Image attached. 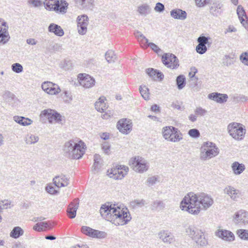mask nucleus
Segmentation results:
<instances>
[{
    "mask_svg": "<svg viewBox=\"0 0 248 248\" xmlns=\"http://www.w3.org/2000/svg\"><path fill=\"white\" fill-rule=\"evenodd\" d=\"M39 137L33 134H27L25 138V141L27 144H33L37 142Z\"/></svg>",
    "mask_w": 248,
    "mask_h": 248,
    "instance_id": "c9c22d12",
    "label": "nucleus"
},
{
    "mask_svg": "<svg viewBox=\"0 0 248 248\" xmlns=\"http://www.w3.org/2000/svg\"><path fill=\"white\" fill-rule=\"evenodd\" d=\"M75 5L80 9L92 10L94 6V0H74Z\"/></svg>",
    "mask_w": 248,
    "mask_h": 248,
    "instance_id": "6ab92c4d",
    "label": "nucleus"
},
{
    "mask_svg": "<svg viewBox=\"0 0 248 248\" xmlns=\"http://www.w3.org/2000/svg\"><path fill=\"white\" fill-rule=\"evenodd\" d=\"M185 232L186 235L194 240L197 239V236L202 232L194 225H189L186 228Z\"/></svg>",
    "mask_w": 248,
    "mask_h": 248,
    "instance_id": "4be33fe9",
    "label": "nucleus"
},
{
    "mask_svg": "<svg viewBox=\"0 0 248 248\" xmlns=\"http://www.w3.org/2000/svg\"><path fill=\"white\" fill-rule=\"evenodd\" d=\"M146 72L150 77L154 80H156L157 79L162 80L164 78V75L161 72H159L153 68L147 69L146 70Z\"/></svg>",
    "mask_w": 248,
    "mask_h": 248,
    "instance_id": "c756f323",
    "label": "nucleus"
},
{
    "mask_svg": "<svg viewBox=\"0 0 248 248\" xmlns=\"http://www.w3.org/2000/svg\"><path fill=\"white\" fill-rule=\"evenodd\" d=\"M118 129L124 134H128L132 130V124L130 120L127 119L120 120L117 124Z\"/></svg>",
    "mask_w": 248,
    "mask_h": 248,
    "instance_id": "dca6fc26",
    "label": "nucleus"
},
{
    "mask_svg": "<svg viewBox=\"0 0 248 248\" xmlns=\"http://www.w3.org/2000/svg\"><path fill=\"white\" fill-rule=\"evenodd\" d=\"M224 192L233 201L238 202L242 199L243 194L238 189L232 186H227L224 189Z\"/></svg>",
    "mask_w": 248,
    "mask_h": 248,
    "instance_id": "9b49d317",
    "label": "nucleus"
},
{
    "mask_svg": "<svg viewBox=\"0 0 248 248\" xmlns=\"http://www.w3.org/2000/svg\"><path fill=\"white\" fill-rule=\"evenodd\" d=\"M62 97L66 103H70L72 100V96L71 93L68 91H65L62 94H61Z\"/></svg>",
    "mask_w": 248,
    "mask_h": 248,
    "instance_id": "8fccbe9b",
    "label": "nucleus"
},
{
    "mask_svg": "<svg viewBox=\"0 0 248 248\" xmlns=\"http://www.w3.org/2000/svg\"><path fill=\"white\" fill-rule=\"evenodd\" d=\"M68 3L63 0H61L60 2H59V9L57 11H59L61 13H65L67 11Z\"/></svg>",
    "mask_w": 248,
    "mask_h": 248,
    "instance_id": "37998d69",
    "label": "nucleus"
},
{
    "mask_svg": "<svg viewBox=\"0 0 248 248\" xmlns=\"http://www.w3.org/2000/svg\"><path fill=\"white\" fill-rule=\"evenodd\" d=\"M223 11V4L219 0L212 1L210 4L209 12L215 17L220 16Z\"/></svg>",
    "mask_w": 248,
    "mask_h": 248,
    "instance_id": "4468645a",
    "label": "nucleus"
},
{
    "mask_svg": "<svg viewBox=\"0 0 248 248\" xmlns=\"http://www.w3.org/2000/svg\"><path fill=\"white\" fill-rule=\"evenodd\" d=\"M240 60L245 65L248 66V53H242L240 56Z\"/></svg>",
    "mask_w": 248,
    "mask_h": 248,
    "instance_id": "864d4df0",
    "label": "nucleus"
},
{
    "mask_svg": "<svg viewBox=\"0 0 248 248\" xmlns=\"http://www.w3.org/2000/svg\"><path fill=\"white\" fill-rule=\"evenodd\" d=\"M78 202L77 200H75L68 206L67 210L69 217L74 218L76 216V213L78 207Z\"/></svg>",
    "mask_w": 248,
    "mask_h": 248,
    "instance_id": "b1692460",
    "label": "nucleus"
},
{
    "mask_svg": "<svg viewBox=\"0 0 248 248\" xmlns=\"http://www.w3.org/2000/svg\"><path fill=\"white\" fill-rule=\"evenodd\" d=\"M43 3L47 10L56 11L59 9V0H45Z\"/></svg>",
    "mask_w": 248,
    "mask_h": 248,
    "instance_id": "c85d7f7f",
    "label": "nucleus"
},
{
    "mask_svg": "<svg viewBox=\"0 0 248 248\" xmlns=\"http://www.w3.org/2000/svg\"><path fill=\"white\" fill-rule=\"evenodd\" d=\"M214 203L212 197L207 194L192 192L186 194L181 202L180 208L193 215H198L203 209L207 210Z\"/></svg>",
    "mask_w": 248,
    "mask_h": 248,
    "instance_id": "f257e3e1",
    "label": "nucleus"
},
{
    "mask_svg": "<svg viewBox=\"0 0 248 248\" xmlns=\"http://www.w3.org/2000/svg\"><path fill=\"white\" fill-rule=\"evenodd\" d=\"M233 221L236 224H246L248 223V212L241 210L235 213Z\"/></svg>",
    "mask_w": 248,
    "mask_h": 248,
    "instance_id": "a211bd4d",
    "label": "nucleus"
},
{
    "mask_svg": "<svg viewBox=\"0 0 248 248\" xmlns=\"http://www.w3.org/2000/svg\"><path fill=\"white\" fill-rule=\"evenodd\" d=\"M154 10L157 12L161 13L164 11L165 6L162 3L160 2H157L156 3V5L154 8Z\"/></svg>",
    "mask_w": 248,
    "mask_h": 248,
    "instance_id": "0e129e2a",
    "label": "nucleus"
},
{
    "mask_svg": "<svg viewBox=\"0 0 248 248\" xmlns=\"http://www.w3.org/2000/svg\"><path fill=\"white\" fill-rule=\"evenodd\" d=\"M101 160V156L98 154L94 155V163L93 166L94 170H97L100 168V161Z\"/></svg>",
    "mask_w": 248,
    "mask_h": 248,
    "instance_id": "09e8293b",
    "label": "nucleus"
},
{
    "mask_svg": "<svg viewBox=\"0 0 248 248\" xmlns=\"http://www.w3.org/2000/svg\"><path fill=\"white\" fill-rule=\"evenodd\" d=\"M237 14L238 15L239 19L240 18H243L244 17L245 18H247V16L246 15L245 12L243 9V8L241 6L239 5L237 8Z\"/></svg>",
    "mask_w": 248,
    "mask_h": 248,
    "instance_id": "4d7b16f0",
    "label": "nucleus"
},
{
    "mask_svg": "<svg viewBox=\"0 0 248 248\" xmlns=\"http://www.w3.org/2000/svg\"><path fill=\"white\" fill-rule=\"evenodd\" d=\"M157 181V178L155 176H152L147 178L146 180V185L149 186H154Z\"/></svg>",
    "mask_w": 248,
    "mask_h": 248,
    "instance_id": "052dcab7",
    "label": "nucleus"
},
{
    "mask_svg": "<svg viewBox=\"0 0 248 248\" xmlns=\"http://www.w3.org/2000/svg\"><path fill=\"white\" fill-rule=\"evenodd\" d=\"M231 167L233 173L235 175L241 174L246 169L245 165L238 161L233 162Z\"/></svg>",
    "mask_w": 248,
    "mask_h": 248,
    "instance_id": "393cba45",
    "label": "nucleus"
},
{
    "mask_svg": "<svg viewBox=\"0 0 248 248\" xmlns=\"http://www.w3.org/2000/svg\"><path fill=\"white\" fill-rule=\"evenodd\" d=\"M61 92V89L57 84L51 82V85H49V88L46 93L50 95H55Z\"/></svg>",
    "mask_w": 248,
    "mask_h": 248,
    "instance_id": "4c0bfd02",
    "label": "nucleus"
},
{
    "mask_svg": "<svg viewBox=\"0 0 248 248\" xmlns=\"http://www.w3.org/2000/svg\"><path fill=\"white\" fill-rule=\"evenodd\" d=\"M216 235L224 241L231 242L234 240L233 233L226 230H218L216 232Z\"/></svg>",
    "mask_w": 248,
    "mask_h": 248,
    "instance_id": "aec40b11",
    "label": "nucleus"
},
{
    "mask_svg": "<svg viewBox=\"0 0 248 248\" xmlns=\"http://www.w3.org/2000/svg\"><path fill=\"white\" fill-rule=\"evenodd\" d=\"M40 117H45L50 124L60 123L62 121V116L56 110L51 109H44L41 111Z\"/></svg>",
    "mask_w": 248,
    "mask_h": 248,
    "instance_id": "1a4fd4ad",
    "label": "nucleus"
},
{
    "mask_svg": "<svg viewBox=\"0 0 248 248\" xmlns=\"http://www.w3.org/2000/svg\"><path fill=\"white\" fill-rule=\"evenodd\" d=\"M176 84L178 89L181 90L184 88L186 85V78L184 75H181L177 77Z\"/></svg>",
    "mask_w": 248,
    "mask_h": 248,
    "instance_id": "58836bf2",
    "label": "nucleus"
},
{
    "mask_svg": "<svg viewBox=\"0 0 248 248\" xmlns=\"http://www.w3.org/2000/svg\"><path fill=\"white\" fill-rule=\"evenodd\" d=\"M107 236V233L102 231L93 230L91 237L96 238H104Z\"/></svg>",
    "mask_w": 248,
    "mask_h": 248,
    "instance_id": "a18cd8bd",
    "label": "nucleus"
},
{
    "mask_svg": "<svg viewBox=\"0 0 248 248\" xmlns=\"http://www.w3.org/2000/svg\"><path fill=\"white\" fill-rule=\"evenodd\" d=\"M105 98L104 97H100L98 101H96L94 104L95 109L99 112H104L107 108L106 103L105 102Z\"/></svg>",
    "mask_w": 248,
    "mask_h": 248,
    "instance_id": "473e14b6",
    "label": "nucleus"
},
{
    "mask_svg": "<svg viewBox=\"0 0 248 248\" xmlns=\"http://www.w3.org/2000/svg\"><path fill=\"white\" fill-rule=\"evenodd\" d=\"M162 133L164 138L170 142H177L183 139V134L177 128L168 126L163 128Z\"/></svg>",
    "mask_w": 248,
    "mask_h": 248,
    "instance_id": "39448f33",
    "label": "nucleus"
},
{
    "mask_svg": "<svg viewBox=\"0 0 248 248\" xmlns=\"http://www.w3.org/2000/svg\"><path fill=\"white\" fill-rule=\"evenodd\" d=\"M197 238V239H194V240L198 245L202 247H204L207 245V240L204 237L203 232H201V234H199V236H198Z\"/></svg>",
    "mask_w": 248,
    "mask_h": 248,
    "instance_id": "a19ab883",
    "label": "nucleus"
},
{
    "mask_svg": "<svg viewBox=\"0 0 248 248\" xmlns=\"http://www.w3.org/2000/svg\"><path fill=\"white\" fill-rule=\"evenodd\" d=\"M131 205L133 208L141 207L146 204L144 200H135L131 202Z\"/></svg>",
    "mask_w": 248,
    "mask_h": 248,
    "instance_id": "de8ad7c7",
    "label": "nucleus"
},
{
    "mask_svg": "<svg viewBox=\"0 0 248 248\" xmlns=\"http://www.w3.org/2000/svg\"><path fill=\"white\" fill-rule=\"evenodd\" d=\"M53 181L54 185L58 187L67 186L69 184V178L64 175L55 176Z\"/></svg>",
    "mask_w": 248,
    "mask_h": 248,
    "instance_id": "412c9836",
    "label": "nucleus"
},
{
    "mask_svg": "<svg viewBox=\"0 0 248 248\" xmlns=\"http://www.w3.org/2000/svg\"><path fill=\"white\" fill-rule=\"evenodd\" d=\"M129 169L124 166H117L108 170V175L115 180L122 179L127 173Z\"/></svg>",
    "mask_w": 248,
    "mask_h": 248,
    "instance_id": "6e6552de",
    "label": "nucleus"
},
{
    "mask_svg": "<svg viewBox=\"0 0 248 248\" xmlns=\"http://www.w3.org/2000/svg\"><path fill=\"white\" fill-rule=\"evenodd\" d=\"M60 67L64 70H69L72 69L73 63L70 60H64L61 62Z\"/></svg>",
    "mask_w": 248,
    "mask_h": 248,
    "instance_id": "c03bdc74",
    "label": "nucleus"
},
{
    "mask_svg": "<svg viewBox=\"0 0 248 248\" xmlns=\"http://www.w3.org/2000/svg\"><path fill=\"white\" fill-rule=\"evenodd\" d=\"M106 59L109 63L113 62L116 60V56L114 52L111 50L108 51L105 54Z\"/></svg>",
    "mask_w": 248,
    "mask_h": 248,
    "instance_id": "79ce46f5",
    "label": "nucleus"
},
{
    "mask_svg": "<svg viewBox=\"0 0 248 248\" xmlns=\"http://www.w3.org/2000/svg\"><path fill=\"white\" fill-rule=\"evenodd\" d=\"M102 149L105 154H109L110 151V145L109 143L107 142H103L102 144Z\"/></svg>",
    "mask_w": 248,
    "mask_h": 248,
    "instance_id": "69168bd1",
    "label": "nucleus"
},
{
    "mask_svg": "<svg viewBox=\"0 0 248 248\" xmlns=\"http://www.w3.org/2000/svg\"><path fill=\"white\" fill-rule=\"evenodd\" d=\"M100 213L102 217L116 225H124L131 219L127 208H121L115 205H109V203L102 205Z\"/></svg>",
    "mask_w": 248,
    "mask_h": 248,
    "instance_id": "f03ea898",
    "label": "nucleus"
},
{
    "mask_svg": "<svg viewBox=\"0 0 248 248\" xmlns=\"http://www.w3.org/2000/svg\"><path fill=\"white\" fill-rule=\"evenodd\" d=\"M94 229L87 226H83L81 228V232L86 235L91 237Z\"/></svg>",
    "mask_w": 248,
    "mask_h": 248,
    "instance_id": "13d9d810",
    "label": "nucleus"
},
{
    "mask_svg": "<svg viewBox=\"0 0 248 248\" xmlns=\"http://www.w3.org/2000/svg\"><path fill=\"white\" fill-rule=\"evenodd\" d=\"M237 234L241 239L248 241V230H238Z\"/></svg>",
    "mask_w": 248,
    "mask_h": 248,
    "instance_id": "49530a36",
    "label": "nucleus"
},
{
    "mask_svg": "<svg viewBox=\"0 0 248 248\" xmlns=\"http://www.w3.org/2000/svg\"><path fill=\"white\" fill-rule=\"evenodd\" d=\"M170 15L174 19L180 20H185L187 17L186 12L180 9H175L171 10Z\"/></svg>",
    "mask_w": 248,
    "mask_h": 248,
    "instance_id": "bb28decb",
    "label": "nucleus"
},
{
    "mask_svg": "<svg viewBox=\"0 0 248 248\" xmlns=\"http://www.w3.org/2000/svg\"><path fill=\"white\" fill-rule=\"evenodd\" d=\"M11 67L12 70L16 73H20L22 72L23 69L22 66L18 63L13 64Z\"/></svg>",
    "mask_w": 248,
    "mask_h": 248,
    "instance_id": "3c124183",
    "label": "nucleus"
},
{
    "mask_svg": "<svg viewBox=\"0 0 248 248\" xmlns=\"http://www.w3.org/2000/svg\"><path fill=\"white\" fill-rule=\"evenodd\" d=\"M211 38L209 37H206L203 35H201L197 39V42L198 45L196 46V50L197 52L200 54H204L207 50L206 45L207 46H210L211 42H209V41L211 40Z\"/></svg>",
    "mask_w": 248,
    "mask_h": 248,
    "instance_id": "f8f14e48",
    "label": "nucleus"
},
{
    "mask_svg": "<svg viewBox=\"0 0 248 248\" xmlns=\"http://www.w3.org/2000/svg\"><path fill=\"white\" fill-rule=\"evenodd\" d=\"M48 30L49 32H53L55 35L59 37L62 36L64 34V31L62 27L54 23H51L49 25Z\"/></svg>",
    "mask_w": 248,
    "mask_h": 248,
    "instance_id": "cd10ccee",
    "label": "nucleus"
},
{
    "mask_svg": "<svg viewBox=\"0 0 248 248\" xmlns=\"http://www.w3.org/2000/svg\"><path fill=\"white\" fill-rule=\"evenodd\" d=\"M78 30L79 34H85L87 31V26L89 24V18L87 15H83L78 16L77 19Z\"/></svg>",
    "mask_w": 248,
    "mask_h": 248,
    "instance_id": "ddd939ff",
    "label": "nucleus"
},
{
    "mask_svg": "<svg viewBox=\"0 0 248 248\" xmlns=\"http://www.w3.org/2000/svg\"><path fill=\"white\" fill-rule=\"evenodd\" d=\"M142 47L147 48V44L149 43L148 39L146 38L143 35H140V39L138 40Z\"/></svg>",
    "mask_w": 248,
    "mask_h": 248,
    "instance_id": "5fc2aeb1",
    "label": "nucleus"
},
{
    "mask_svg": "<svg viewBox=\"0 0 248 248\" xmlns=\"http://www.w3.org/2000/svg\"><path fill=\"white\" fill-rule=\"evenodd\" d=\"M8 29L6 23L0 20V45L5 44L10 38Z\"/></svg>",
    "mask_w": 248,
    "mask_h": 248,
    "instance_id": "f3484780",
    "label": "nucleus"
},
{
    "mask_svg": "<svg viewBox=\"0 0 248 248\" xmlns=\"http://www.w3.org/2000/svg\"><path fill=\"white\" fill-rule=\"evenodd\" d=\"M24 233L23 230L20 227H15L10 232V236L17 239Z\"/></svg>",
    "mask_w": 248,
    "mask_h": 248,
    "instance_id": "72a5a7b5",
    "label": "nucleus"
},
{
    "mask_svg": "<svg viewBox=\"0 0 248 248\" xmlns=\"http://www.w3.org/2000/svg\"><path fill=\"white\" fill-rule=\"evenodd\" d=\"M162 61L163 64L171 69H176L179 66V61L174 54L165 53L162 56Z\"/></svg>",
    "mask_w": 248,
    "mask_h": 248,
    "instance_id": "9d476101",
    "label": "nucleus"
},
{
    "mask_svg": "<svg viewBox=\"0 0 248 248\" xmlns=\"http://www.w3.org/2000/svg\"><path fill=\"white\" fill-rule=\"evenodd\" d=\"M188 135L192 138H197L200 137V133L198 129H191L188 131Z\"/></svg>",
    "mask_w": 248,
    "mask_h": 248,
    "instance_id": "bf43d9fd",
    "label": "nucleus"
},
{
    "mask_svg": "<svg viewBox=\"0 0 248 248\" xmlns=\"http://www.w3.org/2000/svg\"><path fill=\"white\" fill-rule=\"evenodd\" d=\"M196 5L199 7H204L209 3L210 0H195Z\"/></svg>",
    "mask_w": 248,
    "mask_h": 248,
    "instance_id": "e2e57ef3",
    "label": "nucleus"
},
{
    "mask_svg": "<svg viewBox=\"0 0 248 248\" xmlns=\"http://www.w3.org/2000/svg\"><path fill=\"white\" fill-rule=\"evenodd\" d=\"M3 97L7 101L10 102L15 98V95L9 91H6L3 95Z\"/></svg>",
    "mask_w": 248,
    "mask_h": 248,
    "instance_id": "603ef678",
    "label": "nucleus"
},
{
    "mask_svg": "<svg viewBox=\"0 0 248 248\" xmlns=\"http://www.w3.org/2000/svg\"><path fill=\"white\" fill-rule=\"evenodd\" d=\"M130 165L135 171L139 173L146 171L149 169L147 161L139 156L132 158L130 160Z\"/></svg>",
    "mask_w": 248,
    "mask_h": 248,
    "instance_id": "0eeeda50",
    "label": "nucleus"
},
{
    "mask_svg": "<svg viewBox=\"0 0 248 248\" xmlns=\"http://www.w3.org/2000/svg\"><path fill=\"white\" fill-rule=\"evenodd\" d=\"M79 84L85 88H90L95 84V80L89 75L80 74L78 76Z\"/></svg>",
    "mask_w": 248,
    "mask_h": 248,
    "instance_id": "2eb2a0df",
    "label": "nucleus"
},
{
    "mask_svg": "<svg viewBox=\"0 0 248 248\" xmlns=\"http://www.w3.org/2000/svg\"><path fill=\"white\" fill-rule=\"evenodd\" d=\"M13 120L17 123L23 126L29 125L32 123V121L30 119L19 116H15L13 117Z\"/></svg>",
    "mask_w": 248,
    "mask_h": 248,
    "instance_id": "2f4dec72",
    "label": "nucleus"
},
{
    "mask_svg": "<svg viewBox=\"0 0 248 248\" xmlns=\"http://www.w3.org/2000/svg\"><path fill=\"white\" fill-rule=\"evenodd\" d=\"M219 153V149L215 143L204 142L200 149V158L202 161H207L217 156Z\"/></svg>",
    "mask_w": 248,
    "mask_h": 248,
    "instance_id": "20e7f679",
    "label": "nucleus"
},
{
    "mask_svg": "<svg viewBox=\"0 0 248 248\" xmlns=\"http://www.w3.org/2000/svg\"><path fill=\"white\" fill-rule=\"evenodd\" d=\"M137 11L140 15L146 16L151 13L152 9L148 4L143 3L138 7Z\"/></svg>",
    "mask_w": 248,
    "mask_h": 248,
    "instance_id": "7c9ffc66",
    "label": "nucleus"
},
{
    "mask_svg": "<svg viewBox=\"0 0 248 248\" xmlns=\"http://www.w3.org/2000/svg\"><path fill=\"white\" fill-rule=\"evenodd\" d=\"M86 145L82 141L76 142L74 140H71L66 142L63 146V152L64 155L71 159H79L84 154Z\"/></svg>",
    "mask_w": 248,
    "mask_h": 248,
    "instance_id": "7ed1b4c3",
    "label": "nucleus"
},
{
    "mask_svg": "<svg viewBox=\"0 0 248 248\" xmlns=\"http://www.w3.org/2000/svg\"><path fill=\"white\" fill-rule=\"evenodd\" d=\"M49 228V224L46 222H41L36 223L33 227V229L36 231L41 232Z\"/></svg>",
    "mask_w": 248,
    "mask_h": 248,
    "instance_id": "e433bc0d",
    "label": "nucleus"
},
{
    "mask_svg": "<svg viewBox=\"0 0 248 248\" xmlns=\"http://www.w3.org/2000/svg\"><path fill=\"white\" fill-rule=\"evenodd\" d=\"M46 190L50 194H55L57 193V191L55 189L54 187L51 185L46 186Z\"/></svg>",
    "mask_w": 248,
    "mask_h": 248,
    "instance_id": "338daca9",
    "label": "nucleus"
},
{
    "mask_svg": "<svg viewBox=\"0 0 248 248\" xmlns=\"http://www.w3.org/2000/svg\"><path fill=\"white\" fill-rule=\"evenodd\" d=\"M227 129L230 135L236 140H242L246 133L245 126L240 123H231L228 125Z\"/></svg>",
    "mask_w": 248,
    "mask_h": 248,
    "instance_id": "423d86ee",
    "label": "nucleus"
},
{
    "mask_svg": "<svg viewBox=\"0 0 248 248\" xmlns=\"http://www.w3.org/2000/svg\"><path fill=\"white\" fill-rule=\"evenodd\" d=\"M158 236L164 243H171L174 241L173 234L168 231H161L158 233Z\"/></svg>",
    "mask_w": 248,
    "mask_h": 248,
    "instance_id": "a878e982",
    "label": "nucleus"
},
{
    "mask_svg": "<svg viewBox=\"0 0 248 248\" xmlns=\"http://www.w3.org/2000/svg\"><path fill=\"white\" fill-rule=\"evenodd\" d=\"M233 58L231 57L230 56L226 55L223 58V63L224 65L227 66H230L233 63V62L232 59Z\"/></svg>",
    "mask_w": 248,
    "mask_h": 248,
    "instance_id": "6e6d98bb",
    "label": "nucleus"
},
{
    "mask_svg": "<svg viewBox=\"0 0 248 248\" xmlns=\"http://www.w3.org/2000/svg\"><path fill=\"white\" fill-rule=\"evenodd\" d=\"M195 113L198 116H204L207 113V111L202 107H197L195 110Z\"/></svg>",
    "mask_w": 248,
    "mask_h": 248,
    "instance_id": "680f3d73",
    "label": "nucleus"
},
{
    "mask_svg": "<svg viewBox=\"0 0 248 248\" xmlns=\"http://www.w3.org/2000/svg\"><path fill=\"white\" fill-rule=\"evenodd\" d=\"M139 91L141 96L145 100H148L149 99V91L146 86H140Z\"/></svg>",
    "mask_w": 248,
    "mask_h": 248,
    "instance_id": "ea45409f",
    "label": "nucleus"
},
{
    "mask_svg": "<svg viewBox=\"0 0 248 248\" xmlns=\"http://www.w3.org/2000/svg\"><path fill=\"white\" fill-rule=\"evenodd\" d=\"M165 206V204L162 201L156 200L151 204V209L153 210L160 211L163 210Z\"/></svg>",
    "mask_w": 248,
    "mask_h": 248,
    "instance_id": "f704fd0d",
    "label": "nucleus"
},
{
    "mask_svg": "<svg viewBox=\"0 0 248 248\" xmlns=\"http://www.w3.org/2000/svg\"><path fill=\"white\" fill-rule=\"evenodd\" d=\"M208 98L213 100L217 103H222L227 101L228 98L226 94H221L217 93H212L208 94Z\"/></svg>",
    "mask_w": 248,
    "mask_h": 248,
    "instance_id": "5701e85b",
    "label": "nucleus"
},
{
    "mask_svg": "<svg viewBox=\"0 0 248 248\" xmlns=\"http://www.w3.org/2000/svg\"><path fill=\"white\" fill-rule=\"evenodd\" d=\"M30 4H31L35 7H38L42 5V2L40 0H30L29 1Z\"/></svg>",
    "mask_w": 248,
    "mask_h": 248,
    "instance_id": "774afa93",
    "label": "nucleus"
}]
</instances>
